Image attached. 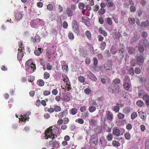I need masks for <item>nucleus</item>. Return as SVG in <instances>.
<instances>
[{
	"label": "nucleus",
	"instance_id": "5701e85b",
	"mask_svg": "<svg viewBox=\"0 0 149 149\" xmlns=\"http://www.w3.org/2000/svg\"><path fill=\"white\" fill-rule=\"evenodd\" d=\"M37 83L39 86H42L45 84V82L43 80L39 79L38 80Z\"/></svg>",
	"mask_w": 149,
	"mask_h": 149
},
{
	"label": "nucleus",
	"instance_id": "f3484780",
	"mask_svg": "<svg viewBox=\"0 0 149 149\" xmlns=\"http://www.w3.org/2000/svg\"><path fill=\"white\" fill-rule=\"evenodd\" d=\"M18 52L17 54V58L19 60H21L23 55L24 54L22 53V50H20L19 51H18Z\"/></svg>",
	"mask_w": 149,
	"mask_h": 149
},
{
	"label": "nucleus",
	"instance_id": "864d4df0",
	"mask_svg": "<svg viewBox=\"0 0 149 149\" xmlns=\"http://www.w3.org/2000/svg\"><path fill=\"white\" fill-rule=\"evenodd\" d=\"M106 21L107 23L109 25H111L112 24V21L111 18L107 17Z\"/></svg>",
	"mask_w": 149,
	"mask_h": 149
},
{
	"label": "nucleus",
	"instance_id": "338daca9",
	"mask_svg": "<svg viewBox=\"0 0 149 149\" xmlns=\"http://www.w3.org/2000/svg\"><path fill=\"white\" fill-rule=\"evenodd\" d=\"M96 121L95 120L92 119L91 121L90 122V123L91 125H95L96 124Z\"/></svg>",
	"mask_w": 149,
	"mask_h": 149
},
{
	"label": "nucleus",
	"instance_id": "09e8293b",
	"mask_svg": "<svg viewBox=\"0 0 149 149\" xmlns=\"http://www.w3.org/2000/svg\"><path fill=\"white\" fill-rule=\"evenodd\" d=\"M84 92L86 94H90L91 92L90 89L88 88H86L84 90Z\"/></svg>",
	"mask_w": 149,
	"mask_h": 149
},
{
	"label": "nucleus",
	"instance_id": "5fc2aeb1",
	"mask_svg": "<svg viewBox=\"0 0 149 149\" xmlns=\"http://www.w3.org/2000/svg\"><path fill=\"white\" fill-rule=\"evenodd\" d=\"M112 18L116 24H118V23L119 21L118 17H116V16L115 17L114 16L112 15Z\"/></svg>",
	"mask_w": 149,
	"mask_h": 149
},
{
	"label": "nucleus",
	"instance_id": "f03ea898",
	"mask_svg": "<svg viewBox=\"0 0 149 149\" xmlns=\"http://www.w3.org/2000/svg\"><path fill=\"white\" fill-rule=\"evenodd\" d=\"M109 92L116 94L119 93L120 88L118 85L116 86L114 84H111L108 88Z\"/></svg>",
	"mask_w": 149,
	"mask_h": 149
},
{
	"label": "nucleus",
	"instance_id": "052dcab7",
	"mask_svg": "<svg viewBox=\"0 0 149 149\" xmlns=\"http://www.w3.org/2000/svg\"><path fill=\"white\" fill-rule=\"evenodd\" d=\"M130 64L132 66H134L136 64V60L135 59H133L131 61Z\"/></svg>",
	"mask_w": 149,
	"mask_h": 149
},
{
	"label": "nucleus",
	"instance_id": "b1692460",
	"mask_svg": "<svg viewBox=\"0 0 149 149\" xmlns=\"http://www.w3.org/2000/svg\"><path fill=\"white\" fill-rule=\"evenodd\" d=\"M41 50L42 49L41 48H38V50L35 51L34 52L36 56H39L40 53L42 52L41 51Z\"/></svg>",
	"mask_w": 149,
	"mask_h": 149
},
{
	"label": "nucleus",
	"instance_id": "2f4dec72",
	"mask_svg": "<svg viewBox=\"0 0 149 149\" xmlns=\"http://www.w3.org/2000/svg\"><path fill=\"white\" fill-rule=\"evenodd\" d=\"M106 46V44L104 42H102L100 43V49L103 50L105 48Z\"/></svg>",
	"mask_w": 149,
	"mask_h": 149
},
{
	"label": "nucleus",
	"instance_id": "ddd939ff",
	"mask_svg": "<svg viewBox=\"0 0 149 149\" xmlns=\"http://www.w3.org/2000/svg\"><path fill=\"white\" fill-rule=\"evenodd\" d=\"M104 69L106 72H108L109 71L111 72L112 71V66L111 65H109L108 64H106L104 65Z\"/></svg>",
	"mask_w": 149,
	"mask_h": 149
},
{
	"label": "nucleus",
	"instance_id": "72a5a7b5",
	"mask_svg": "<svg viewBox=\"0 0 149 149\" xmlns=\"http://www.w3.org/2000/svg\"><path fill=\"white\" fill-rule=\"evenodd\" d=\"M78 80L81 83H83L85 81V78L83 76L80 75L78 77Z\"/></svg>",
	"mask_w": 149,
	"mask_h": 149
},
{
	"label": "nucleus",
	"instance_id": "39448f33",
	"mask_svg": "<svg viewBox=\"0 0 149 149\" xmlns=\"http://www.w3.org/2000/svg\"><path fill=\"white\" fill-rule=\"evenodd\" d=\"M86 74L88 77L92 80L95 81L97 79L95 75L90 71H88L86 72Z\"/></svg>",
	"mask_w": 149,
	"mask_h": 149
},
{
	"label": "nucleus",
	"instance_id": "49530a36",
	"mask_svg": "<svg viewBox=\"0 0 149 149\" xmlns=\"http://www.w3.org/2000/svg\"><path fill=\"white\" fill-rule=\"evenodd\" d=\"M145 147L146 149H149V139H148L146 141Z\"/></svg>",
	"mask_w": 149,
	"mask_h": 149
},
{
	"label": "nucleus",
	"instance_id": "bb28decb",
	"mask_svg": "<svg viewBox=\"0 0 149 149\" xmlns=\"http://www.w3.org/2000/svg\"><path fill=\"white\" fill-rule=\"evenodd\" d=\"M99 31L100 33L102 34L104 36H107V33L104 30H103L102 28L99 29Z\"/></svg>",
	"mask_w": 149,
	"mask_h": 149
},
{
	"label": "nucleus",
	"instance_id": "7c9ffc66",
	"mask_svg": "<svg viewBox=\"0 0 149 149\" xmlns=\"http://www.w3.org/2000/svg\"><path fill=\"white\" fill-rule=\"evenodd\" d=\"M53 147L54 148H57L59 147V143L58 142L55 141L53 142Z\"/></svg>",
	"mask_w": 149,
	"mask_h": 149
},
{
	"label": "nucleus",
	"instance_id": "ea45409f",
	"mask_svg": "<svg viewBox=\"0 0 149 149\" xmlns=\"http://www.w3.org/2000/svg\"><path fill=\"white\" fill-rule=\"evenodd\" d=\"M22 17V14L20 13H17L15 15V18L18 19H20Z\"/></svg>",
	"mask_w": 149,
	"mask_h": 149
},
{
	"label": "nucleus",
	"instance_id": "0e129e2a",
	"mask_svg": "<svg viewBox=\"0 0 149 149\" xmlns=\"http://www.w3.org/2000/svg\"><path fill=\"white\" fill-rule=\"evenodd\" d=\"M141 70L139 68H136L135 69V72L136 74H139L141 73Z\"/></svg>",
	"mask_w": 149,
	"mask_h": 149
},
{
	"label": "nucleus",
	"instance_id": "9b49d317",
	"mask_svg": "<svg viewBox=\"0 0 149 149\" xmlns=\"http://www.w3.org/2000/svg\"><path fill=\"white\" fill-rule=\"evenodd\" d=\"M91 141L93 143L96 144L97 143L98 141V136L95 134L93 135H92L91 136Z\"/></svg>",
	"mask_w": 149,
	"mask_h": 149
},
{
	"label": "nucleus",
	"instance_id": "4d7b16f0",
	"mask_svg": "<svg viewBox=\"0 0 149 149\" xmlns=\"http://www.w3.org/2000/svg\"><path fill=\"white\" fill-rule=\"evenodd\" d=\"M43 95L45 96H47L50 94V91H49L45 90L43 91Z\"/></svg>",
	"mask_w": 149,
	"mask_h": 149
},
{
	"label": "nucleus",
	"instance_id": "a211bd4d",
	"mask_svg": "<svg viewBox=\"0 0 149 149\" xmlns=\"http://www.w3.org/2000/svg\"><path fill=\"white\" fill-rule=\"evenodd\" d=\"M107 6L109 7L114 6V3L112 1H109L106 3Z\"/></svg>",
	"mask_w": 149,
	"mask_h": 149
},
{
	"label": "nucleus",
	"instance_id": "3c124183",
	"mask_svg": "<svg viewBox=\"0 0 149 149\" xmlns=\"http://www.w3.org/2000/svg\"><path fill=\"white\" fill-rule=\"evenodd\" d=\"M76 122H78L79 123L82 124L84 123V121L82 119L79 118L76 120Z\"/></svg>",
	"mask_w": 149,
	"mask_h": 149
},
{
	"label": "nucleus",
	"instance_id": "4be33fe9",
	"mask_svg": "<svg viewBox=\"0 0 149 149\" xmlns=\"http://www.w3.org/2000/svg\"><path fill=\"white\" fill-rule=\"evenodd\" d=\"M128 21L130 24L131 25L134 24L135 22V20L134 18L129 17L128 18Z\"/></svg>",
	"mask_w": 149,
	"mask_h": 149
},
{
	"label": "nucleus",
	"instance_id": "473e14b6",
	"mask_svg": "<svg viewBox=\"0 0 149 149\" xmlns=\"http://www.w3.org/2000/svg\"><path fill=\"white\" fill-rule=\"evenodd\" d=\"M96 109V107L93 106H90L88 108V110L90 112L92 113Z\"/></svg>",
	"mask_w": 149,
	"mask_h": 149
},
{
	"label": "nucleus",
	"instance_id": "680f3d73",
	"mask_svg": "<svg viewBox=\"0 0 149 149\" xmlns=\"http://www.w3.org/2000/svg\"><path fill=\"white\" fill-rule=\"evenodd\" d=\"M35 78L34 76H30V78L28 79V81L29 82H32L35 80Z\"/></svg>",
	"mask_w": 149,
	"mask_h": 149
},
{
	"label": "nucleus",
	"instance_id": "7ed1b4c3",
	"mask_svg": "<svg viewBox=\"0 0 149 149\" xmlns=\"http://www.w3.org/2000/svg\"><path fill=\"white\" fill-rule=\"evenodd\" d=\"M72 25L73 31L77 33V35H79V30L77 21L73 20L72 22Z\"/></svg>",
	"mask_w": 149,
	"mask_h": 149
},
{
	"label": "nucleus",
	"instance_id": "8fccbe9b",
	"mask_svg": "<svg viewBox=\"0 0 149 149\" xmlns=\"http://www.w3.org/2000/svg\"><path fill=\"white\" fill-rule=\"evenodd\" d=\"M68 37L70 40L73 39L74 38V36L73 33L72 32H70L68 35Z\"/></svg>",
	"mask_w": 149,
	"mask_h": 149
},
{
	"label": "nucleus",
	"instance_id": "1a4fd4ad",
	"mask_svg": "<svg viewBox=\"0 0 149 149\" xmlns=\"http://www.w3.org/2000/svg\"><path fill=\"white\" fill-rule=\"evenodd\" d=\"M139 117L142 119L143 121L146 119L147 115L146 113L143 111H140L139 112Z\"/></svg>",
	"mask_w": 149,
	"mask_h": 149
},
{
	"label": "nucleus",
	"instance_id": "774afa93",
	"mask_svg": "<svg viewBox=\"0 0 149 149\" xmlns=\"http://www.w3.org/2000/svg\"><path fill=\"white\" fill-rule=\"evenodd\" d=\"M130 79L129 77H128L126 76L125 77L123 81V83L125 82H130Z\"/></svg>",
	"mask_w": 149,
	"mask_h": 149
},
{
	"label": "nucleus",
	"instance_id": "79ce46f5",
	"mask_svg": "<svg viewBox=\"0 0 149 149\" xmlns=\"http://www.w3.org/2000/svg\"><path fill=\"white\" fill-rule=\"evenodd\" d=\"M19 48L18 49V51H19L20 50H23L24 49V47H23V46L22 43V42H19Z\"/></svg>",
	"mask_w": 149,
	"mask_h": 149
},
{
	"label": "nucleus",
	"instance_id": "393cba45",
	"mask_svg": "<svg viewBox=\"0 0 149 149\" xmlns=\"http://www.w3.org/2000/svg\"><path fill=\"white\" fill-rule=\"evenodd\" d=\"M138 62L141 63H143L144 61V58L143 56L141 55L139 56L137 59Z\"/></svg>",
	"mask_w": 149,
	"mask_h": 149
},
{
	"label": "nucleus",
	"instance_id": "37998d69",
	"mask_svg": "<svg viewBox=\"0 0 149 149\" xmlns=\"http://www.w3.org/2000/svg\"><path fill=\"white\" fill-rule=\"evenodd\" d=\"M99 8L98 5L97 4L95 5L93 7V10L95 12H96L99 10Z\"/></svg>",
	"mask_w": 149,
	"mask_h": 149
},
{
	"label": "nucleus",
	"instance_id": "69168bd1",
	"mask_svg": "<svg viewBox=\"0 0 149 149\" xmlns=\"http://www.w3.org/2000/svg\"><path fill=\"white\" fill-rule=\"evenodd\" d=\"M78 6L80 9H82L84 8V4L83 3H79Z\"/></svg>",
	"mask_w": 149,
	"mask_h": 149
},
{
	"label": "nucleus",
	"instance_id": "f257e3e1",
	"mask_svg": "<svg viewBox=\"0 0 149 149\" xmlns=\"http://www.w3.org/2000/svg\"><path fill=\"white\" fill-rule=\"evenodd\" d=\"M52 127H50L46 130L44 137L46 139H47L49 138H51L53 140L55 138V136L56 134L58 133V130L56 128L52 129Z\"/></svg>",
	"mask_w": 149,
	"mask_h": 149
},
{
	"label": "nucleus",
	"instance_id": "6e6d98bb",
	"mask_svg": "<svg viewBox=\"0 0 149 149\" xmlns=\"http://www.w3.org/2000/svg\"><path fill=\"white\" fill-rule=\"evenodd\" d=\"M113 136L112 134H109L107 136V138L108 141H111L112 139Z\"/></svg>",
	"mask_w": 149,
	"mask_h": 149
},
{
	"label": "nucleus",
	"instance_id": "6ab92c4d",
	"mask_svg": "<svg viewBox=\"0 0 149 149\" xmlns=\"http://www.w3.org/2000/svg\"><path fill=\"white\" fill-rule=\"evenodd\" d=\"M118 50L116 49V47L115 46H112L111 48V52L113 54H114L116 53Z\"/></svg>",
	"mask_w": 149,
	"mask_h": 149
},
{
	"label": "nucleus",
	"instance_id": "603ef678",
	"mask_svg": "<svg viewBox=\"0 0 149 149\" xmlns=\"http://www.w3.org/2000/svg\"><path fill=\"white\" fill-rule=\"evenodd\" d=\"M112 144L113 145L116 146H119L120 145V143L118 141H113Z\"/></svg>",
	"mask_w": 149,
	"mask_h": 149
},
{
	"label": "nucleus",
	"instance_id": "de8ad7c7",
	"mask_svg": "<svg viewBox=\"0 0 149 149\" xmlns=\"http://www.w3.org/2000/svg\"><path fill=\"white\" fill-rule=\"evenodd\" d=\"M43 77L44 79H47L49 77L50 74L49 73L47 72H46L44 73L43 75Z\"/></svg>",
	"mask_w": 149,
	"mask_h": 149
},
{
	"label": "nucleus",
	"instance_id": "9d476101",
	"mask_svg": "<svg viewBox=\"0 0 149 149\" xmlns=\"http://www.w3.org/2000/svg\"><path fill=\"white\" fill-rule=\"evenodd\" d=\"M33 64L31 60H29L26 63L25 67L26 69H29L30 67Z\"/></svg>",
	"mask_w": 149,
	"mask_h": 149
},
{
	"label": "nucleus",
	"instance_id": "c756f323",
	"mask_svg": "<svg viewBox=\"0 0 149 149\" xmlns=\"http://www.w3.org/2000/svg\"><path fill=\"white\" fill-rule=\"evenodd\" d=\"M70 113L72 115L76 114L77 112V109L76 108H72L70 111Z\"/></svg>",
	"mask_w": 149,
	"mask_h": 149
},
{
	"label": "nucleus",
	"instance_id": "a18cd8bd",
	"mask_svg": "<svg viewBox=\"0 0 149 149\" xmlns=\"http://www.w3.org/2000/svg\"><path fill=\"white\" fill-rule=\"evenodd\" d=\"M54 111L56 112L60 111L61 110L60 107L58 106H56L54 108Z\"/></svg>",
	"mask_w": 149,
	"mask_h": 149
},
{
	"label": "nucleus",
	"instance_id": "423d86ee",
	"mask_svg": "<svg viewBox=\"0 0 149 149\" xmlns=\"http://www.w3.org/2000/svg\"><path fill=\"white\" fill-rule=\"evenodd\" d=\"M120 129L116 127H114L113 129V134L115 136H119L120 135Z\"/></svg>",
	"mask_w": 149,
	"mask_h": 149
},
{
	"label": "nucleus",
	"instance_id": "e2e57ef3",
	"mask_svg": "<svg viewBox=\"0 0 149 149\" xmlns=\"http://www.w3.org/2000/svg\"><path fill=\"white\" fill-rule=\"evenodd\" d=\"M98 63V60L97 59L95 58L94 57L93 58V64L95 66V68H96V66Z\"/></svg>",
	"mask_w": 149,
	"mask_h": 149
},
{
	"label": "nucleus",
	"instance_id": "bf43d9fd",
	"mask_svg": "<svg viewBox=\"0 0 149 149\" xmlns=\"http://www.w3.org/2000/svg\"><path fill=\"white\" fill-rule=\"evenodd\" d=\"M118 116L119 119H123L125 117V115L121 113H119L118 114Z\"/></svg>",
	"mask_w": 149,
	"mask_h": 149
},
{
	"label": "nucleus",
	"instance_id": "c85d7f7f",
	"mask_svg": "<svg viewBox=\"0 0 149 149\" xmlns=\"http://www.w3.org/2000/svg\"><path fill=\"white\" fill-rule=\"evenodd\" d=\"M143 102L141 100H138L136 102V104L139 107H142L144 105Z\"/></svg>",
	"mask_w": 149,
	"mask_h": 149
},
{
	"label": "nucleus",
	"instance_id": "13d9d810",
	"mask_svg": "<svg viewBox=\"0 0 149 149\" xmlns=\"http://www.w3.org/2000/svg\"><path fill=\"white\" fill-rule=\"evenodd\" d=\"M125 138L127 140H129L130 138V134L129 133L126 132L125 134Z\"/></svg>",
	"mask_w": 149,
	"mask_h": 149
},
{
	"label": "nucleus",
	"instance_id": "2eb2a0df",
	"mask_svg": "<svg viewBox=\"0 0 149 149\" xmlns=\"http://www.w3.org/2000/svg\"><path fill=\"white\" fill-rule=\"evenodd\" d=\"M149 26V22L148 20L142 22L141 23V26L142 27L146 28Z\"/></svg>",
	"mask_w": 149,
	"mask_h": 149
},
{
	"label": "nucleus",
	"instance_id": "20e7f679",
	"mask_svg": "<svg viewBox=\"0 0 149 149\" xmlns=\"http://www.w3.org/2000/svg\"><path fill=\"white\" fill-rule=\"evenodd\" d=\"M147 41L146 40H142L140 43V45H142L143 46H139L138 47V49L139 51L141 52H143L144 51V48L143 47H145V43H147Z\"/></svg>",
	"mask_w": 149,
	"mask_h": 149
},
{
	"label": "nucleus",
	"instance_id": "6e6552de",
	"mask_svg": "<svg viewBox=\"0 0 149 149\" xmlns=\"http://www.w3.org/2000/svg\"><path fill=\"white\" fill-rule=\"evenodd\" d=\"M106 115L107 119L111 121L112 120L113 114L112 113L109 111H106Z\"/></svg>",
	"mask_w": 149,
	"mask_h": 149
},
{
	"label": "nucleus",
	"instance_id": "412c9836",
	"mask_svg": "<svg viewBox=\"0 0 149 149\" xmlns=\"http://www.w3.org/2000/svg\"><path fill=\"white\" fill-rule=\"evenodd\" d=\"M85 34L88 40H91V34L89 31H87L85 32Z\"/></svg>",
	"mask_w": 149,
	"mask_h": 149
},
{
	"label": "nucleus",
	"instance_id": "4c0bfd02",
	"mask_svg": "<svg viewBox=\"0 0 149 149\" xmlns=\"http://www.w3.org/2000/svg\"><path fill=\"white\" fill-rule=\"evenodd\" d=\"M105 12L104 9L101 8L98 11V13L99 14L101 15H103Z\"/></svg>",
	"mask_w": 149,
	"mask_h": 149
},
{
	"label": "nucleus",
	"instance_id": "e433bc0d",
	"mask_svg": "<svg viewBox=\"0 0 149 149\" xmlns=\"http://www.w3.org/2000/svg\"><path fill=\"white\" fill-rule=\"evenodd\" d=\"M116 105V106H115L113 110L116 112H118L120 109V104H117Z\"/></svg>",
	"mask_w": 149,
	"mask_h": 149
},
{
	"label": "nucleus",
	"instance_id": "58836bf2",
	"mask_svg": "<svg viewBox=\"0 0 149 149\" xmlns=\"http://www.w3.org/2000/svg\"><path fill=\"white\" fill-rule=\"evenodd\" d=\"M128 72L131 75H134V68L132 67L130 68Z\"/></svg>",
	"mask_w": 149,
	"mask_h": 149
},
{
	"label": "nucleus",
	"instance_id": "dca6fc26",
	"mask_svg": "<svg viewBox=\"0 0 149 149\" xmlns=\"http://www.w3.org/2000/svg\"><path fill=\"white\" fill-rule=\"evenodd\" d=\"M129 82L123 83V87L127 91L129 90L131 86V84H129Z\"/></svg>",
	"mask_w": 149,
	"mask_h": 149
},
{
	"label": "nucleus",
	"instance_id": "0eeeda50",
	"mask_svg": "<svg viewBox=\"0 0 149 149\" xmlns=\"http://www.w3.org/2000/svg\"><path fill=\"white\" fill-rule=\"evenodd\" d=\"M143 100L145 101L147 107L149 108V96L146 93L143 94Z\"/></svg>",
	"mask_w": 149,
	"mask_h": 149
},
{
	"label": "nucleus",
	"instance_id": "cd10ccee",
	"mask_svg": "<svg viewBox=\"0 0 149 149\" xmlns=\"http://www.w3.org/2000/svg\"><path fill=\"white\" fill-rule=\"evenodd\" d=\"M137 116V113L136 112H133L131 115V119L133 120Z\"/></svg>",
	"mask_w": 149,
	"mask_h": 149
},
{
	"label": "nucleus",
	"instance_id": "4468645a",
	"mask_svg": "<svg viewBox=\"0 0 149 149\" xmlns=\"http://www.w3.org/2000/svg\"><path fill=\"white\" fill-rule=\"evenodd\" d=\"M125 47L123 44L120 45L119 48V53L120 54H121L123 56H124L123 54L125 51Z\"/></svg>",
	"mask_w": 149,
	"mask_h": 149
},
{
	"label": "nucleus",
	"instance_id": "a878e982",
	"mask_svg": "<svg viewBox=\"0 0 149 149\" xmlns=\"http://www.w3.org/2000/svg\"><path fill=\"white\" fill-rule=\"evenodd\" d=\"M128 50V52L130 54H134L135 52V50L134 48L132 47H129Z\"/></svg>",
	"mask_w": 149,
	"mask_h": 149
},
{
	"label": "nucleus",
	"instance_id": "f8f14e48",
	"mask_svg": "<svg viewBox=\"0 0 149 149\" xmlns=\"http://www.w3.org/2000/svg\"><path fill=\"white\" fill-rule=\"evenodd\" d=\"M67 15L68 17H71L73 15V11L70 8H68L66 10Z\"/></svg>",
	"mask_w": 149,
	"mask_h": 149
},
{
	"label": "nucleus",
	"instance_id": "aec40b11",
	"mask_svg": "<svg viewBox=\"0 0 149 149\" xmlns=\"http://www.w3.org/2000/svg\"><path fill=\"white\" fill-rule=\"evenodd\" d=\"M130 108L129 107H125L123 110V112L125 114L128 113L130 111Z\"/></svg>",
	"mask_w": 149,
	"mask_h": 149
},
{
	"label": "nucleus",
	"instance_id": "f704fd0d",
	"mask_svg": "<svg viewBox=\"0 0 149 149\" xmlns=\"http://www.w3.org/2000/svg\"><path fill=\"white\" fill-rule=\"evenodd\" d=\"M34 39L35 41H34V43L36 42H39L40 40V36L37 34L36 36Z\"/></svg>",
	"mask_w": 149,
	"mask_h": 149
},
{
	"label": "nucleus",
	"instance_id": "c9c22d12",
	"mask_svg": "<svg viewBox=\"0 0 149 149\" xmlns=\"http://www.w3.org/2000/svg\"><path fill=\"white\" fill-rule=\"evenodd\" d=\"M113 82L114 84H119L120 82V80L119 78H116L113 80Z\"/></svg>",
	"mask_w": 149,
	"mask_h": 149
},
{
	"label": "nucleus",
	"instance_id": "c03bdc74",
	"mask_svg": "<svg viewBox=\"0 0 149 149\" xmlns=\"http://www.w3.org/2000/svg\"><path fill=\"white\" fill-rule=\"evenodd\" d=\"M21 118H19V119L22 122H25L26 120H27V119L26 118V115L24 114V115L22 116V115H21Z\"/></svg>",
	"mask_w": 149,
	"mask_h": 149
},
{
	"label": "nucleus",
	"instance_id": "a19ab883",
	"mask_svg": "<svg viewBox=\"0 0 149 149\" xmlns=\"http://www.w3.org/2000/svg\"><path fill=\"white\" fill-rule=\"evenodd\" d=\"M47 8L49 11H52L53 9V6L52 4L49 3L47 6Z\"/></svg>",
	"mask_w": 149,
	"mask_h": 149
}]
</instances>
